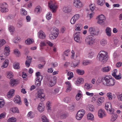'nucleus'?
<instances>
[{
  "label": "nucleus",
  "instance_id": "f257e3e1",
  "mask_svg": "<svg viewBox=\"0 0 122 122\" xmlns=\"http://www.w3.org/2000/svg\"><path fill=\"white\" fill-rule=\"evenodd\" d=\"M101 82L105 86H112L115 85V80L114 78L111 77L110 76L105 75L98 78L97 82L100 83Z\"/></svg>",
  "mask_w": 122,
  "mask_h": 122
},
{
  "label": "nucleus",
  "instance_id": "f03ea898",
  "mask_svg": "<svg viewBox=\"0 0 122 122\" xmlns=\"http://www.w3.org/2000/svg\"><path fill=\"white\" fill-rule=\"evenodd\" d=\"M107 53L105 51H101L98 54L97 59L102 63H104L108 59Z\"/></svg>",
  "mask_w": 122,
  "mask_h": 122
},
{
  "label": "nucleus",
  "instance_id": "7ed1b4c3",
  "mask_svg": "<svg viewBox=\"0 0 122 122\" xmlns=\"http://www.w3.org/2000/svg\"><path fill=\"white\" fill-rule=\"evenodd\" d=\"M95 41V39L93 38V36L92 35H89L87 36L85 40L86 44L91 46L93 45Z\"/></svg>",
  "mask_w": 122,
  "mask_h": 122
},
{
  "label": "nucleus",
  "instance_id": "20e7f679",
  "mask_svg": "<svg viewBox=\"0 0 122 122\" xmlns=\"http://www.w3.org/2000/svg\"><path fill=\"white\" fill-rule=\"evenodd\" d=\"M37 77L36 78L35 84L38 86H40L41 84V81L43 78L42 76L41 75L39 72H37L36 74Z\"/></svg>",
  "mask_w": 122,
  "mask_h": 122
},
{
  "label": "nucleus",
  "instance_id": "39448f33",
  "mask_svg": "<svg viewBox=\"0 0 122 122\" xmlns=\"http://www.w3.org/2000/svg\"><path fill=\"white\" fill-rule=\"evenodd\" d=\"M105 107L107 111H109L110 114H113L114 110L113 108H112V105L110 102L106 103L105 104Z\"/></svg>",
  "mask_w": 122,
  "mask_h": 122
},
{
  "label": "nucleus",
  "instance_id": "423d86ee",
  "mask_svg": "<svg viewBox=\"0 0 122 122\" xmlns=\"http://www.w3.org/2000/svg\"><path fill=\"white\" fill-rule=\"evenodd\" d=\"M48 6L52 12H55L56 10L57 9V5L56 4L51 1H50L48 3Z\"/></svg>",
  "mask_w": 122,
  "mask_h": 122
},
{
  "label": "nucleus",
  "instance_id": "0eeeda50",
  "mask_svg": "<svg viewBox=\"0 0 122 122\" xmlns=\"http://www.w3.org/2000/svg\"><path fill=\"white\" fill-rule=\"evenodd\" d=\"M97 23L102 25L104 24V22L106 18L104 15L101 14L97 16Z\"/></svg>",
  "mask_w": 122,
  "mask_h": 122
},
{
  "label": "nucleus",
  "instance_id": "6e6552de",
  "mask_svg": "<svg viewBox=\"0 0 122 122\" xmlns=\"http://www.w3.org/2000/svg\"><path fill=\"white\" fill-rule=\"evenodd\" d=\"M85 113V111L83 109L79 110L76 114V118L78 120H80L82 118Z\"/></svg>",
  "mask_w": 122,
  "mask_h": 122
},
{
  "label": "nucleus",
  "instance_id": "1a4fd4ad",
  "mask_svg": "<svg viewBox=\"0 0 122 122\" xmlns=\"http://www.w3.org/2000/svg\"><path fill=\"white\" fill-rule=\"evenodd\" d=\"M37 95L38 97L41 98V101H43L45 100L44 97L45 95L44 93V90L43 89L39 90L37 92Z\"/></svg>",
  "mask_w": 122,
  "mask_h": 122
},
{
  "label": "nucleus",
  "instance_id": "9d476101",
  "mask_svg": "<svg viewBox=\"0 0 122 122\" xmlns=\"http://www.w3.org/2000/svg\"><path fill=\"white\" fill-rule=\"evenodd\" d=\"M80 32H78L75 33L73 35V37L74 40L76 42L80 43L81 41L80 40Z\"/></svg>",
  "mask_w": 122,
  "mask_h": 122
},
{
  "label": "nucleus",
  "instance_id": "9b49d317",
  "mask_svg": "<svg viewBox=\"0 0 122 122\" xmlns=\"http://www.w3.org/2000/svg\"><path fill=\"white\" fill-rule=\"evenodd\" d=\"M89 32L92 36L98 35L99 32V31H96L94 28L92 27H90L89 28Z\"/></svg>",
  "mask_w": 122,
  "mask_h": 122
},
{
  "label": "nucleus",
  "instance_id": "f8f14e48",
  "mask_svg": "<svg viewBox=\"0 0 122 122\" xmlns=\"http://www.w3.org/2000/svg\"><path fill=\"white\" fill-rule=\"evenodd\" d=\"M8 7V5L6 2H4L3 4V6L0 7V10L2 13L7 12L8 10L7 8Z\"/></svg>",
  "mask_w": 122,
  "mask_h": 122
},
{
  "label": "nucleus",
  "instance_id": "ddd939ff",
  "mask_svg": "<svg viewBox=\"0 0 122 122\" xmlns=\"http://www.w3.org/2000/svg\"><path fill=\"white\" fill-rule=\"evenodd\" d=\"M56 77H54L53 78H51L49 79V81L50 86L52 87L55 84L56 82Z\"/></svg>",
  "mask_w": 122,
  "mask_h": 122
},
{
  "label": "nucleus",
  "instance_id": "4468645a",
  "mask_svg": "<svg viewBox=\"0 0 122 122\" xmlns=\"http://www.w3.org/2000/svg\"><path fill=\"white\" fill-rule=\"evenodd\" d=\"M73 5L75 7L78 8H80L82 5L81 3L79 0H74Z\"/></svg>",
  "mask_w": 122,
  "mask_h": 122
},
{
  "label": "nucleus",
  "instance_id": "2eb2a0df",
  "mask_svg": "<svg viewBox=\"0 0 122 122\" xmlns=\"http://www.w3.org/2000/svg\"><path fill=\"white\" fill-rule=\"evenodd\" d=\"M68 116L67 114L63 112H59L56 115V116L58 117H59L61 119L65 118L67 117Z\"/></svg>",
  "mask_w": 122,
  "mask_h": 122
},
{
  "label": "nucleus",
  "instance_id": "dca6fc26",
  "mask_svg": "<svg viewBox=\"0 0 122 122\" xmlns=\"http://www.w3.org/2000/svg\"><path fill=\"white\" fill-rule=\"evenodd\" d=\"M98 115L99 117L102 118L103 116H105L104 110L102 109H100L98 111Z\"/></svg>",
  "mask_w": 122,
  "mask_h": 122
},
{
  "label": "nucleus",
  "instance_id": "f3484780",
  "mask_svg": "<svg viewBox=\"0 0 122 122\" xmlns=\"http://www.w3.org/2000/svg\"><path fill=\"white\" fill-rule=\"evenodd\" d=\"M75 30L76 31H80L82 28V26L81 24L78 23L76 24L75 26Z\"/></svg>",
  "mask_w": 122,
  "mask_h": 122
},
{
  "label": "nucleus",
  "instance_id": "a211bd4d",
  "mask_svg": "<svg viewBox=\"0 0 122 122\" xmlns=\"http://www.w3.org/2000/svg\"><path fill=\"white\" fill-rule=\"evenodd\" d=\"M38 34L39 37L40 39H43L46 37V36L44 33L41 30L40 31Z\"/></svg>",
  "mask_w": 122,
  "mask_h": 122
},
{
  "label": "nucleus",
  "instance_id": "6ab92c4d",
  "mask_svg": "<svg viewBox=\"0 0 122 122\" xmlns=\"http://www.w3.org/2000/svg\"><path fill=\"white\" fill-rule=\"evenodd\" d=\"M5 52L4 53V54L5 56H8L10 52V48L8 46H6L5 48Z\"/></svg>",
  "mask_w": 122,
  "mask_h": 122
},
{
  "label": "nucleus",
  "instance_id": "aec40b11",
  "mask_svg": "<svg viewBox=\"0 0 122 122\" xmlns=\"http://www.w3.org/2000/svg\"><path fill=\"white\" fill-rule=\"evenodd\" d=\"M58 30L56 28H51V33L57 36L59 34Z\"/></svg>",
  "mask_w": 122,
  "mask_h": 122
},
{
  "label": "nucleus",
  "instance_id": "412c9836",
  "mask_svg": "<svg viewBox=\"0 0 122 122\" xmlns=\"http://www.w3.org/2000/svg\"><path fill=\"white\" fill-rule=\"evenodd\" d=\"M77 85L79 86L80 84H82L84 82V79L82 78H78L76 81Z\"/></svg>",
  "mask_w": 122,
  "mask_h": 122
},
{
  "label": "nucleus",
  "instance_id": "4be33fe9",
  "mask_svg": "<svg viewBox=\"0 0 122 122\" xmlns=\"http://www.w3.org/2000/svg\"><path fill=\"white\" fill-rule=\"evenodd\" d=\"M14 102L19 105H20L21 104V102L20 99V97L19 96H17L15 98Z\"/></svg>",
  "mask_w": 122,
  "mask_h": 122
},
{
  "label": "nucleus",
  "instance_id": "5701e85b",
  "mask_svg": "<svg viewBox=\"0 0 122 122\" xmlns=\"http://www.w3.org/2000/svg\"><path fill=\"white\" fill-rule=\"evenodd\" d=\"M15 91V90L13 89L10 90L7 94V96L9 98H11L14 95Z\"/></svg>",
  "mask_w": 122,
  "mask_h": 122
},
{
  "label": "nucleus",
  "instance_id": "b1692460",
  "mask_svg": "<svg viewBox=\"0 0 122 122\" xmlns=\"http://www.w3.org/2000/svg\"><path fill=\"white\" fill-rule=\"evenodd\" d=\"M38 109L40 112L43 111L44 110V107L43 104L41 103H40L38 107Z\"/></svg>",
  "mask_w": 122,
  "mask_h": 122
},
{
  "label": "nucleus",
  "instance_id": "393cba45",
  "mask_svg": "<svg viewBox=\"0 0 122 122\" xmlns=\"http://www.w3.org/2000/svg\"><path fill=\"white\" fill-rule=\"evenodd\" d=\"M63 11L66 13H69L71 11V8L69 6L64 7L63 8Z\"/></svg>",
  "mask_w": 122,
  "mask_h": 122
},
{
  "label": "nucleus",
  "instance_id": "a878e982",
  "mask_svg": "<svg viewBox=\"0 0 122 122\" xmlns=\"http://www.w3.org/2000/svg\"><path fill=\"white\" fill-rule=\"evenodd\" d=\"M8 59H6L5 61L3 63V65H2L1 66V68L2 69H3L7 67L8 65Z\"/></svg>",
  "mask_w": 122,
  "mask_h": 122
},
{
  "label": "nucleus",
  "instance_id": "bb28decb",
  "mask_svg": "<svg viewBox=\"0 0 122 122\" xmlns=\"http://www.w3.org/2000/svg\"><path fill=\"white\" fill-rule=\"evenodd\" d=\"M106 32L107 35L108 36H111V30L110 28L107 27L106 29Z\"/></svg>",
  "mask_w": 122,
  "mask_h": 122
},
{
  "label": "nucleus",
  "instance_id": "cd10ccee",
  "mask_svg": "<svg viewBox=\"0 0 122 122\" xmlns=\"http://www.w3.org/2000/svg\"><path fill=\"white\" fill-rule=\"evenodd\" d=\"M111 69L110 68L109 66L103 67L101 70L103 72H107L109 71Z\"/></svg>",
  "mask_w": 122,
  "mask_h": 122
},
{
  "label": "nucleus",
  "instance_id": "c85d7f7f",
  "mask_svg": "<svg viewBox=\"0 0 122 122\" xmlns=\"http://www.w3.org/2000/svg\"><path fill=\"white\" fill-rule=\"evenodd\" d=\"M16 80L14 79H11L10 80V84L12 86H16L17 85Z\"/></svg>",
  "mask_w": 122,
  "mask_h": 122
},
{
  "label": "nucleus",
  "instance_id": "c756f323",
  "mask_svg": "<svg viewBox=\"0 0 122 122\" xmlns=\"http://www.w3.org/2000/svg\"><path fill=\"white\" fill-rule=\"evenodd\" d=\"M76 73L79 75H83L84 73V71L83 70H81L80 69H77L76 70Z\"/></svg>",
  "mask_w": 122,
  "mask_h": 122
},
{
  "label": "nucleus",
  "instance_id": "7c9ffc66",
  "mask_svg": "<svg viewBox=\"0 0 122 122\" xmlns=\"http://www.w3.org/2000/svg\"><path fill=\"white\" fill-rule=\"evenodd\" d=\"M7 77L9 79H10L13 76L12 73L10 71H8L6 72Z\"/></svg>",
  "mask_w": 122,
  "mask_h": 122
},
{
  "label": "nucleus",
  "instance_id": "2f4dec72",
  "mask_svg": "<svg viewBox=\"0 0 122 122\" xmlns=\"http://www.w3.org/2000/svg\"><path fill=\"white\" fill-rule=\"evenodd\" d=\"M41 118L42 122H49L48 119L45 116L43 115L42 116Z\"/></svg>",
  "mask_w": 122,
  "mask_h": 122
},
{
  "label": "nucleus",
  "instance_id": "473e14b6",
  "mask_svg": "<svg viewBox=\"0 0 122 122\" xmlns=\"http://www.w3.org/2000/svg\"><path fill=\"white\" fill-rule=\"evenodd\" d=\"M105 2V0H97V3L98 5L102 6Z\"/></svg>",
  "mask_w": 122,
  "mask_h": 122
},
{
  "label": "nucleus",
  "instance_id": "72a5a7b5",
  "mask_svg": "<svg viewBox=\"0 0 122 122\" xmlns=\"http://www.w3.org/2000/svg\"><path fill=\"white\" fill-rule=\"evenodd\" d=\"M51 103L49 102H47L46 104V108L48 112H50L51 110V107H50Z\"/></svg>",
  "mask_w": 122,
  "mask_h": 122
},
{
  "label": "nucleus",
  "instance_id": "f704fd0d",
  "mask_svg": "<svg viewBox=\"0 0 122 122\" xmlns=\"http://www.w3.org/2000/svg\"><path fill=\"white\" fill-rule=\"evenodd\" d=\"M107 42L106 40L104 39H102L100 41V43L102 46L105 45L107 44Z\"/></svg>",
  "mask_w": 122,
  "mask_h": 122
},
{
  "label": "nucleus",
  "instance_id": "c9c22d12",
  "mask_svg": "<svg viewBox=\"0 0 122 122\" xmlns=\"http://www.w3.org/2000/svg\"><path fill=\"white\" fill-rule=\"evenodd\" d=\"M10 110L13 113H19V110L18 108L16 107L11 108L10 109Z\"/></svg>",
  "mask_w": 122,
  "mask_h": 122
},
{
  "label": "nucleus",
  "instance_id": "e433bc0d",
  "mask_svg": "<svg viewBox=\"0 0 122 122\" xmlns=\"http://www.w3.org/2000/svg\"><path fill=\"white\" fill-rule=\"evenodd\" d=\"M92 87V85L90 84L86 83L84 85V87L87 89H89Z\"/></svg>",
  "mask_w": 122,
  "mask_h": 122
},
{
  "label": "nucleus",
  "instance_id": "4c0bfd02",
  "mask_svg": "<svg viewBox=\"0 0 122 122\" xmlns=\"http://www.w3.org/2000/svg\"><path fill=\"white\" fill-rule=\"evenodd\" d=\"M93 116L92 114L88 113L87 115V119L88 120H93Z\"/></svg>",
  "mask_w": 122,
  "mask_h": 122
},
{
  "label": "nucleus",
  "instance_id": "58836bf2",
  "mask_svg": "<svg viewBox=\"0 0 122 122\" xmlns=\"http://www.w3.org/2000/svg\"><path fill=\"white\" fill-rule=\"evenodd\" d=\"M16 119L14 117L9 118L7 120L8 122H15L16 121Z\"/></svg>",
  "mask_w": 122,
  "mask_h": 122
},
{
  "label": "nucleus",
  "instance_id": "ea45409f",
  "mask_svg": "<svg viewBox=\"0 0 122 122\" xmlns=\"http://www.w3.org/2000/svg\"><path fill=\"white\" fill-rule=\"evenodd\" d=\"M33 42V41L32 39H28L25 41V43L29 45L32 43Z\"/></svg>",
  "mask_w": 122,
  "mask_h": 122
},
{
  "label": "nucleus",
  "instance_id": "a19ab883",
  "mask_svg": "<svg viewBox=\"0 0 122 122\" xmlns=\"http://www.w3.org/2000/svg\"><path fill=\"white\" fill-rule=\"evenodd\" d=\"M9 30L11 33L12 34L13 32L14 31L15 28L13 26L10 25L9 27Z\"/></svg>",
  "mask_w": 122,
  "mask_h": 122
},
{
  "label": "nucleus",
  "instance_id": "79ce46f5",
  "mask_svg": "<svg viewBox=\"0 0 122 122\" xmlns=\"http://www.w3.org/2000/svg\"><path fill=\"white\" fill-rule=\"evenodd\" d=\"M49 37L51 39H54L56 38L57 36H56L55 35L51 33L49 35Z\"/></svg>",
  "mask_w": 122,
  "mask_h": 122
},
{
  "label": "nucleus",
  "instance_id": "37998d69",
  "mask_svg": "<svg viewBox=\"0 0 122 122\" xmlns=\"http://www.w3.org/2000/svg\"><path fill=\"white\" fill-rule=\"evenodd\" d=\"M5 104L4 100L2 99H0V108L3 107Z\"/></svg>",
  "mask_w": 122,
  "mask_h": 122
},
{
  "label": "nucleus",
  "instance_id": "c03bdc74",
  "mask_svg": "<svg viewBox=\"0 0 122 122\" xmlns=\"http://www.w3.org/2000/svg\"><path fill=\"white\" fill-rule=\"evenodd\" d=\"M14 68L15 69H18L20 68L19 63H15L14 65Z\"/></svg>",
  "mask_w": 122,
  "mask_h": 122
},
{
  "label": "nucleus",
  "instance_id": "a18cd8bd",
  "mask_svg": "<svg viewBox=\"0 0 122 122\" xmlns=\"http://www.w3.org/2000/svg\"><path fill=\"white\" fill-rule=\"evenodd\" d=\"M41 10L40 7H36L35 9V11L37 13H40Z\"/></svg>",
  "mask_w": 122,
  "mask_h": 122
},
{
  "label": "nucleus",
  "instance_id": "49530a36",
  "mask_svg": "<svg viewBox=\"0 0 122 122\" xmlns=\"http://www.w3.org/2000/svg\"><path fill=\"white\" fill-rule=\"evenodd\" d=\"M51 13L50 12H49L46 16V18L48 20H49L51 18Z\"/></svg>",
  "mask_w": 122,
  "mask_h": 122
},
{
  "label": "nucleus",
  "instance_id": "de8ad7c7",
  "mask_svg": "<svg viewBox=\"0 0 122 122\" xmlns=\"http://www.w3.org/2000/svg\"><path fill=\"white\" fill-rule=\"evenodd\" d=\"M70 98L68 97H66L64 99V101L66 103H68L70 101Z\"/></svg>",
  "mask_w": 122,
  "mask_h": 122
},
{
  "label": "nucleus",
  "instance_id": "09e8293b",
  "mask_svg": "<svg viewBox=\"0 0 122 122\" xmlns=\"http://www.w3.org/2000/svg\"><path fill=\"white\" fill-rule=\"evenodd\" d=\"M81 92V91H80L79 93L76 95V99L77 100H78L80 98L81 96V93L80 92Z\"/></svg>",
  "mask_w": 122,
  "mask_h": 122
},
{
  "label": "nucleus",
  "instance_id": "8fccbe9b",
  "mask_svg": "<svg viewBox=\"0 0 122 122\" xmlns=\"http://www.w3.org/2000/svg\"><path fill=\"white\" fill-rule=\"evenodd\" d=\"M75 106L73 105H70L68 107L69 110L71 111H72L74 110Z\"/></svg>",
  "mask_w": 122,
  "mask_h": 122
},
{
  "label": "nucleus",
  "instance_id": "3c124183",
  "mask_svg": "<svg viewBox=\"0 0 122 122\" xmlns=\"http://www.w3.org/2000/svg\"><path fill=\"white\" fill-rule=\"evenodd\" d=\"M98 102H100V103H102L104 101V99L103 97H101L98 99Z\"/></svg>",
  "mask_w": 122,
  "mask_h": 122
},
{
  "label": "nucleus",
  "instance_id": "603ef678",
  "mask_svg": "<svg viewBox=\"0 0 122 122\" xmlns=\"http://www.w3.org/2000/svg\"><path fill=\"white\" fill-rule=\"evenodd\" d=\"M20 38L16 37L14 39L13 42L15 43H17L20 42Z\"/></svg>",
  "mask_w": 122,
  "mask_h": 122
},
{
  "label": "nucleus",
  "instance_id": "864d4df0",
  "mask_svg": "<svg viewBox=\"0 0 122 122\" xmlns=\"http://www.w3.org/2000/svg\"><path fill=\"white\" fill-rule=\"evenodd\" d=\"M66 92H70L71 90V86H66Z\"/></svg>",
  "mask_w": 122,
  "mask_h": 122
},
{
  "label": "nucleus",
  "instance_id": "5fc2aeb1",
  "mask_svg": "<svg viewBox=\"0 0 122 122\" xmlns=\"http://www.w3.org/2000/svg\"><path fill=\"white\" fill-rule=\"evenodd\" d=\"M90 9L92 11H93L95 8V7L92 4H91L89 6Z\"/></svg>",
  "mask_w": 122,
  "mask_h": 122
},
{
  "label": "nucleus",
  "instance_id": "6e6d98bb",
  "mask_svg": "<svg viewBox=\"0 0 122 122\" xmlns=\"http://www.w3.org/2000/svg\"><path fill=\"white\" fill-rule=\"evenodd\" d=\"M15 54L17 55H19L20 54V52L18 49H16L14 51Z\"/></svg>",
  "mask_w": 122,
  "mask_h": 122
},
{
  "label": "nucleus",
  "instance_id": "4d7b16f0",
  "mask_svg": "<svg viewBox=\"0 0 122 122\" xmlns=\"http://www.w3.org/2000/svg\"><path fill=\"white\" fill-rule=\"evenodd\" d=\"M73 17L74 18L75 20L76 21L78 20L79 18L80 17L79 15L78 14H76L74 15Z\"/></svg>",
  "mask_w": 122,
  "mask_h": 122
},
{
  "label": "nucleus",
  "instance_id": "13d9d810",
  "mask_svg": "<svg viewBox=\"0 0 122 122\" xmlns=\"http://www.w3.org/2000/svg\"><path fill=\"white\" fill-rule=\"evenodd\" d=\"M107 96L109 100H111L112 99V93L111 92L108 93L107 94Z\"/></svg>",
  "mask_w": 122,
  "mask_h": 122
},
{
  "label": "nucleus",
  "instance_id": "bf43d9fd",
  "mask_svg": "<svg viewBox=\"0 0 122 122\" xmlns=\"http://www.w3.org/2000/svg\"><path fill=\"white\" fill-rule=\"evenodd\" d=\"M76 20H75L74 18L73 17L71 18L70 20V22L72 24H74L76 22Z\"/></svg>",
  "mask_w": 122,
  "mask_h": 122
},
{
  "label": "nucleus",
  "instance_id": "052dcab7",
  "mask_svg": "<svg viewBox=\"0 0 122 122\" xmlns=\"http://www.w3.org/2000/svg\"><path fill=\"white\" fill-rule=\"evenodd\" d=\"M89 109L90 111L92 112L94 110V108L93 106L92 105H90L89 107Z\"/></svg>",
  "mask_w": 122,
  "mask_h": 122
},
{
  "label": "nucleus",
  "instance_id": "680f3d73",
  "mask_svg": "<svg viewBox=\"0 0 122 122\" xmlns=\"http://www.w3.org/2000/svg\"><path fill=\"white\" fill-rule=\"evenodd\" d=\"M59 91V90L58 88L55 89L54 90V91L52 92V93L53 94H56Z\"/></svg>",
  "mask_w": 122,
  "mask_h": 122
},
{
  "label": "nucleus",
  "instance_id": "e2e57ef3",
  "mask_svg": "<svg viewBox=\"0 0 122 122\" xmlns=\"http://www.w3.org/2000/svg\"><path fill=\"white\" fill-rule=\"evenodd\" d=\"M22 15H26L27 14V12L24 9H22L21 10Z\"/></svg>",
  "mask_w": 122,
  "mask_h": 122
},
{
  "label": "nucleus",
  "instance_id": "0e129e2a",
  "mask_svg": "<svg viewBox=\"0 0 122 122\" xmlns=\"http://www.w3.org/2000/svg\"><path fill=\"white\" fill-rule=\"evenodd\" d=\"M70 51L69 50H67L64 52V55L66 56H68L69 54Z\"/></svg>",
  "mask_w": 122,
  "mask_h": 122
},
{
  "label": "nucleus",
  "instance_id": "69168bd1",
  "mask_svg": "<svg viewBox=\"0 0 122 122\" xmlns=\"http://www.w3.org/2000/svg\"><path fill=\"white\" fill-rule=\"evenodd\" d=\"M117 96L119 100L122 101V92L121 94L118 95Z\"/></svg>",
  "mask_w": 122,
  "mask_h": 122
},
{
  "label": "nucleus",
  "instance_id": "338daca9",
  "mask_svg": "<svg viewBox=\"0 0 122 122\" xmlns=\"http://www.w3.org/2000/svg\"><path fill=\"white\" fill-rule=\"evenodd\" d=\"M24 103L26 106H28L29 103L28 102L26 98L24 99Z\"/></svg>",
  "mask_w": 122,
  "mask_h": 122
},
{
  "label": "nucleus",
  "instance_id": "774afa93",
  "mask_svg": "<svg viewBox=\"0 0 122 122\" xmlns=\"http://www.w3.org/2000/svg\"><path fill=\"white\" fill-rule=\"evenodd\" d=\"M6 114L5 113H3L0 114V119H2L5 117Z\"/></svg>",
  "mask_w": 122,
  "mask_h": 122
}]
</instances>
